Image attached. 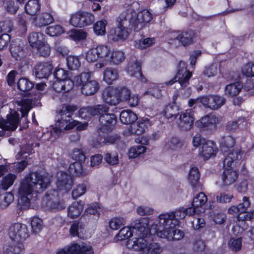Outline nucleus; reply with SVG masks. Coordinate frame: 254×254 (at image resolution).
<instances>
[{"label": "nucleus", "mask_w": 254, "mask_h": 254, "mask_svg": "<svg viewBox=\"0 0 254 254\" xmlns=\"http://www.w3.org/2000/svg\"><path fill=\"white\" fill-rule=\"evenodd\" d=\"M6 120H0V136L5 134L6 131H13L19 124V114L14 111L6 116Z\"/></svg>", "instance_id": "6e6552de"}, {"label": "nucleus", "mask_w": 254, "mask_h": 254, "mask_svg": "<svg viewBox=\"0 0 254 254\" xmlns=\"http://www.w3.org/2000/svg\"><path fill=\"white\" fill-rule=\"evenodd\" d=\"M145 147L142 145H138L136 146L132 147L128 151V155L129 158H136L140 154L144 153L145 151Z\"/></svg>", "instance_id": "603ef678"}, {"label": "nucleus", "mask_w": 254, "mask_h": 254, "mask_svg": "<svg viewBox=\"0 0 254 254\" xmlns=\"http://www.w3.org/2000/svg\"><path fill=\"white\" fill-rule=\"evenodd\" d=\"M104 80L108 84H111L113 81L118 79L119 73L118 70L113 67L106 68L103 73Z\"/></svg>", "instance_id": "72a5a7b5"}, {"label": "nucleus", "mask_w": 254, "mask_h": 254, "mask_svg": "<svg viewBox=\"0 0 254 254\" xmlns=\"http://www.w3.org/2000/svg\"><path fill=\"white\" fill-rule=\"evenodd\" d=\"M85 58L89 63H94L99 60L96 48L89 49L86 53Z\"/></svg>", "instance_id": "13d9d810"}, {"label": "nucleus", "mask_w": 254, "mask_h": 254, "mask_svg": "<svg viewBox=\"0 0 254 254\" xmlns=\"http://www.w3.org/2000/svg\"><path fill=\"white\" fill-rule=\"evenodd\" d=\"M94 20L95 17L92 13L79 12L71 16L70 23L75 27H84L91 25Z\"/></svg>", "instance_id": "1a4fd4ad"}, {"label": "nucleus", "mask_w": 254, "mask_h": 254, "mask_svg": "<svg viewBox=\"0 0 254 254\" xmlns=\"http://www.w3.org/2000/svg\"><path fill=\"white\" fill-rule=\"evenodd\" d=\"M217 151V148L213 142L207 141L201 148H199V155L204 160H207L215 156Z\"/></svg>", "instance_id": "aec40b11"}, {"label": "nucleus", "mask_w": 254, "mask_h": 254, "mask_svg": "<svg viewBox=\"0 0 254 254\" xmlns=\"http://www.w3.org/2000/svg\"><path fill=\"white\" fill-rule=\"evenodd\" d=\"M125 60L124 54L122 51L111 52L109 63L119 64Z\"/></svg>", "instance_id": "de8ad7c7"}, {"label": "nucleus", "mask_w": 254, "mask_h": 254, "mask_svg": "<svg viewBox=\"0 0 254 254\" xmlns=\"http://www.w3.org/2000/svg\"><path fill=\"white\" fill-rule=\"evenodd\" d=\"M102 132H108L112 130L117 123V117L114 114L107 112L101 115L99 119Z\"/></svg>", "instance_id": "ddd939ff"}, {"label": "nucleus", "mask_w": 254, "mask_h": 254, "mask_svg": "<svg viewBox=\"0 0 254 254\" xmlns=\"http://www.w3.org/2000/svg\"><path fill=\"white\" fill-rule=\"evenodd\" d=\"M10 238L16 242L25 240L30 236V232L25 224L15 223L11 225L8 229Z\"/></svg>", "instance_id": "0eeeda50"}, {"label": "nucleus", "mask_w": 254, "mask_h": 254, "mask_svg": "<svg viewBox=\"0 0 254 254\" xmlns=\"http://www.w3.org/2000/svg\"><path fill=\"white\" fill-rule=\"evenodd\" d=\"M236 144L235 138L231 135H225L223 136L220 141V147L221 151L227 153L232 149Z\"/></svg>", "instance_id": "cd10ccee"}, {"label": "nucleus", "mask_w": 254, "mask_h": 254, "mask_svg": "<svg viewBox=\"0 0 254 254\" xmlns=\"http://www.w3.org/2000/svg\"><path fill=\"white\" fill-rule=\"evenodd\" d=\"M195 34L193 31L188 30L182 32L176 38L183 46H186L193 43Z\"/></svg>", "instance_id": "c85d7f7f"}, {"label": "nucleus", "mask_w": 254, "mask_h": 254, "mask_svg": "<svg viewBox=\"0 0 254 254\" xmlns=\"http://www.w3.org/2000/svg\"><path fill=\"white\" fill-rule=\"evenodd\" d=\"M229 247L232 251H239L242 247V241L241 238L231 239L228 243Z\"/></svg>", "instance_id": "774afa93"}, {"label": "nucleus", "mask_w": 254, "mask_h": 254, "mask_svg": "<svg viewBox=\"0 0 254 254\" xmlns=\"http://www.w3.org/2000/svg\"><path fill=\"white\" fill-rule=\"evenodd\" d=\"M132 231L127 227H124L121 229L117 235L118 240L122 241L128 239L132 236Z\"/></svg>", "instance_id": "4d7b16f0"}, {"label": "nucleus", "mask_w": 254, "mask_h": 254, "mask_svg": "<svg viewBox=\"0 0 254 254\" xmlns=\"http://www.w3.org/2000/svg\"><path fill=\"white\" fill-rule=\"evenodd\" d=\"M28 40L30 45L35 48L44 42V35L41 33L33 32L29 34Z\"/></svg>", "instance_id": "473e14b6"}, {"label": "nucleus", "mask_w": 254, "mask_h": 254, "mask_svg": "<svg viewBox=\"0 0 254 254\" xmlns=\"http://www.w3.org/2000/svg\"><path fill=\"white\" fill-rule=\"evenodd\" d=\"M84 228V225L81 221H75L70 227V233L73 236L80 237L79 233L83 232Z\"/></svg>", "instance_id": "c03bdc74"}, {"label": "nucleus", "mask_w": 254, "mask_h": 254, "mask_svg": "<svg viewBox=\"0 0 254 254\" xmlns=\"http://www.w3.org/2000/svg\"><path fill=\"white\" fill-rule=\"evenodd\" d=\"M34 86V83L26 78H21L17 82L18 89L22 92H27Z\"/></svg>", "instance_id": "ea45409f"}, {"label": "nucleus", "mask_w": 254, "mask_h": 254, "mask_svg": "<svg viewBox=\"0 0 254 254\" xmlns=\"http://www.w3.org/2000/svg\"><path fill=\"white\" fill-rule=\"evenodd\" d=\"M207 201L206 195L203 192H200L194 197L192 202V206L197 208L205 204Z\"/></svg>", "instance_id": "49530a36"}, {"label": "nucleus", "mask_w": 254, "mask_h": 254, "mask_svg": "<svg viewBox=\"0 0 254 254\" xmlns=\"http://www.w3.org/2000/svg\"><path fill=\"white\" fill-rule=\"evenodd\" d=\"M24 42L16 39L12 41L9 46V51L11 56L16 61L21 60L25 56Z\"/></svg>", "instance_id": "4468645a"}, {"label": "nucleus", "mask_w": 254, "mask_h": 254, "mask_svg": "<svg viewBox=\"0 0 254 254\" xmlns=\"http://www.w3.org/2000/svg\"><path fill=\"white\" fill-rule=\"evenodd\" d=\"M226 102L225 99L221 96L209 95L201 97L200 103L206 108L216 110L220 108Z\"/></svg>", "instance_id": "9b49d317"}, {"label": "nucleus", "mask_w": 254, "mask_h": 254, "mask_svg": "<svg viewBox=\"0 0 254 254\" xmlns=\"http://www.w3.org/2000/svg\"><path fill=\"white\" fill-rule=\"evenodd\" d=\"M152 19V15L147 9L136 13L132 9L122 12L118 17L117 28L110 30L109 39L116 42L126 39L129 33V28H133L135 31H139Z\"/></svg>", "instance_id": "f257e3e1"}, {"label": "nucleus", "mask_w": 254, "mask_h": 254, "mask_svg": "<svg viewBox=\"0 0 254 254\" xmlns=\"http://www.w3.org/2000/svg\"><path fill=\"white\" fill-rule=\"evenodd\" d=\"M70 254H94L91 246L78 244H74L69 246L68 249Z\"/></svg>", "instance_id": "bb28decb"}, {"label": "nucleus", "mask_w": 254, "mask_h": 254, "mask_svg": "<svg viewBox=\"0 0 254 254\" xmlns=\"http://www.w3.org/2000/svg\"><path fill=\"white\" fill-rule=\"evenodd\" d=\"M53 66L49 62L40 63L35 66V76L38 78H47L51 73Z\"/></svg>", "instance_id": "412c9836"}, {"label": "nucleus", "mask_w": 254, "mask_h": 254, "mask_svg": "<svg viewBox=\"0 0 254 254\" xmlns=\"http://www.w3.org/2000/svg\"><path fill=\"white\" fill-rule=\"evenodd\" d=\"M50 185L49 179L38 172H30L20 181L18 189V206L21 209H27L30 205L28 196L33 192L40 193Z\"/></svg>", "instance_id": "f03ea898"}, {"label": "nucleus", "mask_w": 254, "mask_h": 254, "mask_svg": "<svg viewBox=\"0 0 254 254\" xmlns=\"http://www.w3.org/2000/svg\"><path fill=\"white\" fill-rule=\"evenodd\" d=\"M119 96V103L121 101H126L131 94L129 89L126 87L117 88Z\"/></svg>", "instance_id": "bf43d9fd"}, {"label": "nucleus", "mask_w": 254, "mask_h": 254, "mask_svg": "<svg viewBox=\"0 0 254 254\" xmlns=\"http://www.w3.org/2000/svg\"><path fill=\"white\" fill-rule=\"evenodd\" d=\"M154 42V38H147L142 40H140L138 42H136L135 46L136 48L141 49L146 48L152 45Z\"/></svg>", "instance_id": "0e129e2a"}, {"label": "nucleus", "mask_w": 254, "mask_h": 254, "mask_svg": "<svg viewBox=\"0 0 254 254\" xmlns=\"http://www.w3.org/2000/svg\"><path fill=\"white\" fill-rule=\"evenodd\" d=\"M109 108L104 104H99L81 108L79 111V116L83 119L90 118L95 116H99L108 112Z\"/></svg>", "instance_id": "9d476101"}, {"label": "nucleus", "mask_w": 254, "mask_h": 254, "mask_svg": "<svg viewBox=\"0 0 254 254\" xmlns=\"http://www.w3.org/2000/svg\"><path fill=\"white\" fill-rule=\"evenodd\" d=\"M184 208H181L170 213L162 214L159 216L156 235L168 241L180 240L184 237V233L175 227L178 225V220L185 218Z\"/></svg>", "instance_id": "7ed1b4c3"}, {"label": "nucleus", "mask_w": 254, "mask_h": 254, "mask_svg": "<svg viewBox=\"0 0 254 254\" xmlns=\"http://www.w3.org/2000/svg\"><path fill=\"white\" fill-rule=\"evenodd\" d=\"M77 85L81 86V90L83 94L91 96L95 94L99 89L98 82L92 79L88 72H83L74 78Z\"/></svg>", "instance_id": "39448f33"}, {"label": "nucleus", "mask_w": 254, "mask_h": 254, "mask_svg": "<svg viewBox=\"0 0 254 254\" xmlns=\"http://www.w3.org/2000/svg\"><path fill=\"white\" fill-rule=\"evenodd\" d=\"M163 113L164 116L168 119L173 117L176 118L179 113V108L176 105L168 104L165 107Z\"/></svg>", "instance_id": "58836bf2"}, {"label": "nucleus", "mask_w": 254, "mask_h": 254, "mask_svg": "<svg viewBox=\"0 0 254 254\" xmlns=\"http://www.w3.org/2000/svg\"><path fill=\"white\" fill-rule=\"evenodd\" d=\"M54 21V19L51 14L45 12L39 15L37 24L39 27L45 26L52 23Z\"/></svg>", "instance_id": "4c0bfd02"}, {"label": "nucleus", "mask_w": 254, "mask_h": 254, "mask_svg": "<svg viewBox=\"0 0 254 254\" xmlns=\"http://www.w3.org/2000/svg\"><path fill=\"white\" fill-rule=\"evenodd\" d=\"M69 169L71 174L76 176H82L84 174L81 162H75L70 164Z\"/></svg>", "instance_id": "8fccbe9b"}, {"label": "nucleus", "mask_w": 254, "mask_h": 254, "mask_svg": "<svg viewBox=\"0 0 254 254\" xmlns=\"http://www.w3.org/2000/svg\"><path fill=\"white\" fill-rule=\"evenodd\" d=\"M199 172L196 167H192L189 172L188 179L190 183L193 188L199 186Z\"/></svg>", "instance_id": "e433bc0d"}, {"label": "nucleus", "mask_w": 254, "mask_h": 254, "mask_svg": "<svg viewBox=\"0 0 254 254\" xmlns=\"http://www.w3.org/2000/svg\"><path fill=\"white\" fill-rule=\"evenodd\" d=\"M106 20H102L97 21L93 26L94 32L96 35L102 36L106 33Z\"/></svg>", "instance_id": "a19ab883"}, {"label": "nucleus", "mask_w": 254, "mask_h": 254, "mask_svg": "<svg viewBox=\"0 0 254 254\" xmlns=\"http://www.w3.org/2000/svg\"><path fill=\"white\" fill-rule=\"evenodd\" d=\"M67 65L71 70L77 69L80 66V62L78 57L69 56L66 58Z\"/></svg>", "instance_id": "a18cd8bd"}, {"label": "nucleus", "mask_w": 254, "mask_h": 254, "mask_svg": "<svg viewBox=\"0 0 254 254\" xmlns=\"http://www.w3.org/2000/svg\"><path fill=\"white\" fill-rule=\"evenodd\" d=\"M63 32V28L59 25L50 26L47 27L46 29V33L51 36H58Z\"/></svg>", "instance_id": "09e8293b"}, {"label": "nucleus", "mask_w": 254, "mask_h": 254, "mask_svg": "<svg viewBox=\"0 0 254 254\" xmlns=\"http://www.w3.org/2000/svg\"><path fill=\"white\" fill-rule=\"evenodd\" d=\"M191 76V72L187 68L185 62L181 61L178 65V69L176 76L171 80L166 82V85H172L178 81L183 88H186L189 85V80Z\"/></svg>", "instance_id": "423d86ee"}, {"label": "nucleus", "mask_w": 254, "mask_h": 254, "mask_svg": "<svg viewBox=\"0 0 254 254\" xmlns=\"http://www.w3.org/2000/svg\"><path fill=\"white\" fill-rule=\"evenodd\" d=\"M35 48L38 50L40 55L43 57H48L51 53L50 47L44 41Z\"/></svg>", "instance_id": "3c124183"}, {"label": "nucleus", "mask_w": 254, "mask_h": 254, "mask_svg": "<svg viewBox=\"0 0 254 254\" xmlns=\"http://www.w3.org/2000/svg\"><path fill=\"white\" fill-rule=\"evenodd\" d=\"M57 186L59 190L68 191L70 190L73 184L71 177L64 172L58 174Z\"/></svg>", "instance_id": "f3484780"}, {"label": "nucleus", "mask_w": 254, "mask_h": 254, "mask_svg": "<svg viewBox=\"0 0 254 254\" xmlns=\"http://www.w3.org/2000/svg\"><path fill=\"white\" fill-rule=\"evenodd\" d=\"M220 123L218 118L212 114L202 117L195 123L196 126L201 129L212 130L215 129L216 125Z\"/></svg>", "instance_id": "f8f14e48"}, {"label": "nucleus", "mask_w": 254, "mask_h": 254, "mask_svg": "<svg viewBox=\"0 0 254 254\" xmlns=\"http://www.w3.org/2000/svg\"><path fill=\"white\" fill-rule=\"evenodd\" d=\"M24 246L19 242H12L3 248L4 254H23Z\"/></svg>", "instance_id": "a878e982"}, {"label": "nucleus", "mask_w": 254, "mask_h": 254, "mask_svg": "<svg viewBox=\"0 0 254 254\" xmlns=\"http://www.w3.org/2000/svg\"><path fill=\"white\" fill-rule=\"evenodd\" d=\"M127 71L131 76H133L137 78H140L142 76L141 72V63L136 61L134 63H130L128 65Z\"/></svg>", "instance_id": "7c9ffc66"}, {"label": "nucleus", "mask_w": 254, "mask_h": 254, "mask_svg": "<svg viewBox=\"0 0 254 254\" xmlns=\"http://www.w3.org/2000/svg\"><path fill=\"white\" fill-rule=\"evenodd\" d=\"M86 190V187L84 184H79L73 189L72 192V196L74 199L80 196L85 193Z\"/></svg>", "instance_id": "69168bd1"}, {"label": "nucleus", "mask_w": 254, "mask_h": 254, "mask_svg": "<svg viewBox=\"0 0 254 254\" xmlns=\"http://www.w3.org/2000/svg\"><path fill=\"white\" fill-rule=\"evenodd\" d=\"M104 159L110 165H115L119 163L118 155L116 153H106Z\"/></svg>", "instance_id": "680f3d73"}, {"label": "nucleus", "mask_w": 254, "mask_h": 254, "mask_svg": "<svg viewBox=\"0 0 254 254\" xmlns=\"http://www.w3.org/2000/svg\"><path fill=\"white\" fill-rule=\"evenodd\" d=\"M73 106H66L63 107L59 114L61 118L58 119L54 126L52 127V133H55L59 137L64 130L72 129L77 125V122L71 118L72 113L76 110Z\"/></svg>", "instance_id": "20e7f679"}, {"label": "nucleus", "mask_w": 254, "mask_h": 254, "mask_svg": "<svg viewBox=\"0 0 254 254\" xmlns=\"http://www.w3.org/2000/svg\"><path fill=\"white\" fill-rule=\"evenodd\" d=\"M96 49L99 61L101 63L97 64L96 66L97 68H101L109 63L111 50L109 47L104 45L98 46Z\"/></svg>", "instance_id": "a211bd4d"}, {"label": "nucleus", "mask_w": 254, "mask_h": 254, "mask_svg": "<svg viewBox=\"0 0 254 254\" xmlns=\"http://www.w3.org/2000/svg\"><path fill=\"white\" fill-rule=\"evenodd\" d=\"M226 157L223 161L224 167H230L236 165L238 161L241 159L243 153L241 148L230 149V151L226 153Z\"/></svg>", "instance_id": "2eb2a0df"}, {"label": "nucleus", "mask_w": 254, "mask_h": 254, "mask_svg": "<svg viewBox=\"0 0 254 254\" xmlns=\"http://www.w3.org/2000/svg\"><path fill=\"white\" fill-rule=\"evenodd\" d=\"M242 72L246 76H254V63L249 62L245 64L242 68Z\"/></svg>", "instance_id": "052dcab7"}, {"label": "nucleus", "mask_w": 254, "mask_h": 254, "mask_svg": "<svg viewBox=\"0 0 254 254\" xmlns=\"http://www.w3.org/2000/svg\"><path fill=\"white\" fill-rule=\"evenodd\" d=\"M31 226L33 232L34 233H38L43 228V221L41 219L34 217L31 220Z\"/></svg>", "instance_id": "6e6d98bb"}, {"label": "nucleus", "mask_w": 254, "mask_h": 254, "mask_svg": "<svg viewBox=\"0 0 254 254\" xmlns=\"http://www.w3.org/2000/svg\"><path fill=\"white\" fill-rule=\"evenodd\" d=\"M136 115L130 110H124L120 114L121 122L124 124H131L137 120Z\"/></svg>", "instance_id": "2f4dec72"}, {"label": "nucleus", "mask_w": 254, "mask_h": 254, "mask_svg": "<svg viewBox=\"0 0 254 254\" xmlns=\"http://www.w3.org/2000/svg\"><path fill=\"white\" fill-rule=\"evenodd\" d=\"M242 87V84L240 82L227 85L225 88V94L230 97L236 96L239 94Z\"/></svg>", "instance_id": "f704fd0d"}, {"label": "nucleus", "mask_w": 254, "mask_h": 254, "mask_svg": "<svg viewBox=\"0 0 254 254\" xmlns=\"http://www.w3.org/2000/svg\"><path fill=\"white\" fill-rule=\"evenodd\" d=\"M100 207L98 204H93L86 209L85 215H93L98 218L100 215Z\"/></svg>", "instance_id": "338daca9"}, {"label": "nucleus", "mask_w": 254, "mask_h": 254, "mask_svg": "<svg viewBox=\"0 0 254 254\" xmlns=\"http://www.w3.org/2000/svg\"><path fill=\"white\" fill-rule=\"evenodd\" d=\"M40 9L38 0H29L25 6L26 12L30 15H35Z\"/></svg>", "instance_id": "c9c22d12"}, {"label": "nucleus", "mask_w": 254, "mask_h": 254, "mask_svg": "<svg viewBox=\"0 0 254 254\" xmlns=\"http://www.w3.org/2000/svg\"><path fill=\"white\" fill-rule=\"evenodd\" d=\"M32 99H22L18 102V105L21 106L20 111L22 113V116H26L31 108Z\"/></svg>", "instance_id": "37998d69"}, {"label": "nucleus", "mask_w": 254, "mask_h": 254, "mask_svg": "<svg viewBox=\"0 0 254 254\" xmlns=\"http://www.w3.org/2000/svg\"><path fill=\"white\" fill-rule=\"evenodd\" d=\"M83 209V205L81 202H73L68 208V216L74 219L78 217Z\"/></svg>", "instance_id": "c756f323"}, {"label": "nucleus", "mask_w": 254, "mask_h": 254, "mask_svg": "<svg viewBox=\"0 0 254 254\" xmlns=\"http://www.w3.org/2000/svg\"><path fill=\"white\" fill-rule=\"evenodd\" d=\"M224 168V170L222 176L223 184L225 186H229L236 181L239 174L232 166Z\"/></svg>", "instance_id": "6ab92c4d"}, {"label": "nucleus", "mask_w": 254, "mask_h": 254, "mask_svg": "<svg viewBox=\"0 0 254 254\" xmlns=\"http://www.w3.org/2000/svg\"><path fill=\"white\" fill-rule=\"evenodd\" d=\"M147 220L145 218L136 220L134 225L132 228L136 230V233L139 235H142L143 237H148L151 236V232L149 230Z\"/></svg>", "instance_id": "393cba45"}, {"label": "nucleus", "mask_w": 254, "mask_h": 254, "mask_svg": "<svg viewBox=\"0 0 254 254\" xmlns=\"http://www.w3.org/2000/svg\"><path fill=\"white\" fill-rule=\"evenodd\" d=\"M146 251V254H160L162 249L159 244L153 242L147 246Z\"/></svg>", "instance_id": "5fc2aeb1"}, {"label": "nucleus", "mask_w": 254, "mask_h": 254, "mask_svg": "<svg viewBox=\"0 0 254 254\" xmlns=\"http://www.w3.org/2000/svg\"><path fill=\"white\" fill-rule=\"evenodd\" d=\"M73 159L77 161L76 162H83L86 159L85 155L83 151L79 148H75L73 150L71 154Z\"/></svg>", "instance_id": "e2e57ef3"}, {"label": "nucleus", "mask_w": 254, "mask_h": 254, "mask_svg": "<svg viewBox=\"0 0 254 254\" xmlns=\"http://www.w3.org/2000/svg\"><path fill=\"white\" fill-rule=\"evenodd\" d=\"M131 131L132 133L137 135H140L143 133L147 127L145 122L144 121H138L136 123L133 124L131 126Z\"/></svg>", "instance_id": "79ce46f5"}, {"label": "nucleus", "mask_w": 254, "mask_h": 254, "mask_svg": "<svg viewBox=\"0 0 254 254\" xmlns=\"http://www.w3.org/2000/svg\"><path fill=\"white\" fill-rule=\"evenodd\" d=\"M109 224L111 229L116 230L125 224V220L122 217H114L109 221Z\"/></svg>", "instance_id": "864d4df0"}, {"label": "nucleus", "mask_w": 254, "mask_h": 254, "mask_svg": "<svg viewBox=\"0 0 254 254\" xmlns=\"http://www.w3.org/2000/svg\"><path fill=\"white\" fill-rule=\"evenodd\" d=\"M42 205L47 210L52 211L62 210L65 207L63 202H61L57 198H52L51 197L48 198V197L43 198Z\"/></svg>", "instance_id": "b1692460"}, {"label": "nucleus", "mask_w": 254, "mask_h": 254, "mask_svg": "<svg viewBox=\"0 0 254 254\" xmlns=\"http://www.w3.org/2000/svg\"><path fill=\"white\" fill-rule=\"evenodd\" d=\"M117 88H106L102 93L103 101L110 105L115 106L119 103V96Z\"/></svg>", "instance_id": "dca6fc26"}, {"label": "nucleus", "mask_w": 254, "mask_h": 254, "mask_svg": "<svg viewBox=\"0 0 254 254\" xmlns=\"http://www.w3.org/2000/svg\"><path fill=\"white\" fill-rule=\"evenodd\" d=\"M146 238L147 237H144L142 235H140V237L133 239V240L129 241L127 245L129 248H131L135 251L144 253L148 246Z\"/></svg>", "instance_id": "4be33fe9"}, {"label": "nucleus", "mask_w": 254, "mask_h": 254, "mask_svg": "<svg viewBox=\"0 0 254 254\" xmlns=\"http://www.w3.org/2000/svg\"><path fill=\"white\" fill-rule=\"evenodd\" d=\"M179 119V125L183 129H190L193 125L194 117L190 111L181 114Z\"/></svg>", "instance_id": "5701e85b"}]
</instances>
